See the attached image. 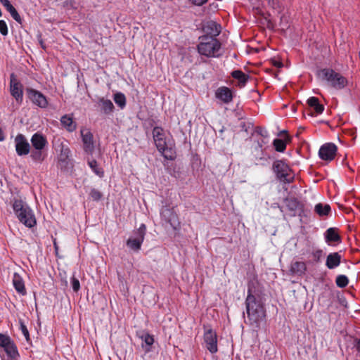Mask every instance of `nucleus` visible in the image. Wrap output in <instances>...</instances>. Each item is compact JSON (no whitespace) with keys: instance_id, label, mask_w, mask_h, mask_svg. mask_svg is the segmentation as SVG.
I'll return each mask as SVG.
<instances>
[{"instance_id":"obj_1","label":"nucleus","mask_w":360,"mask_h":360,"mask_svg":"<svg viewBox=\"0 0 360 360\" xmlns=\"http://www.w3.org/2000/svg\"><path fill=\"white\" fill-rule=\"evenodd\" d=\"M248 319L251 324H257L265 317V311L259 294H248L246 298Z\"/></svg>"},{"instance_id":"obj_2","label":"nucleus","mask_w":360,"mask_h":360,"mask_svg":"<svg viewBox=\"0 0 360 360\" xmlns=\"http://www.w3.org/2000/svg\"><path fill=\"white\" fill-rule=\"evenodd\" d=\"M153 136L158 150L167 160H174L176 157V152L172 147L169 139H167L163 129L161 127H155L153 129Z\"/></svg>"},{"instance_id":"obj_3","label":"nucleus","mask_w":360,"mask_h":360,"mask_svg":"<svg viewBox=\"0 0 360 360\" xmlns=\"http://www.w3.org/2000/svg\"><path fill=\"white\" fill-rule=\"evenodd\" d=\"M199 40L198 51L200 55L207 57H219L221 55V44L217 38L203 35L199 37Z\"/></svg>"},{"instance_id":"obj_4","label":"nucleus","mask_w":360,"mask_h":360,"mask_svg":"<svg viewBox=\"0 0 360 360\" xmlns=\"http://www.w3.org/2000/svg\"><path fill=\"white\" fill-rule=\"evenodd\" d=\"M13 209L19 221L27 227H33L36 224V219L32 210L22 200L15 199L13 202Z\"/></svg>"},{"instance_id":"obj_5","label":"nucleus","mask_w":360,"mask_h":360,"mask_svg":"<svg viewBox=\"0 0 360 360\" xmlns=\"http://www.w3.org/2000/svg\"><path fill=\"white\" fill-rule=\"evenodd\" d=\"M319 76L322 79L326 80L330 86L335 89H342L347 84L346 78L332 69L321 70L319 73Z\"/></svg>"},{"instance_id":"obj_6","label":"nucleus","mask_w":360,"mask_h":360,"mask_svg":"<svg viewBox=\"0 0 360 360\" xmlns=\"http://www.w3.org/2000/svg\"><path fill=\"white\" fill-rule=\"evenodd\" d=\"M146 227L141 224L140 227L134 232V236L130 237L127 240V246L134 252H138L141 247L146 235Z\"/></svg>"},{"instance_id":"obj_7","label":"nucleus","mask_w":360,"mask_h":360,"mask_svg":"<svg viewBox=\"0 0 360 360\" xmlns=\"http://www.w3.org/2000/svg\"><path fill=\"white\" fill-rule=\"evenodd\" d=\"M274 171L276 172L277 177L285 183H290L293 179V175L289 167L283 161L278 160L274 162L273 165Z\"/></svg>"},{"instance_id":"obj_8","label":"nucleus","mask_w":360,"mask_h":360,"mask_svg":"<svg viewBox=\"0 0 360 360\" xmlns=\"http://www.w3.org/2000/svg\"><path fill=\"white\" fill-rule=\"evenodd\" d=\"M336 152V146L332 143H327L320 148L319 155L322 160L331 161L334 159Z\"/></svg>"},{"instance_id":"obj_9","label":"nucleus","mask_w":360,"mask_h":360,"mask_svg":"<svg viewBox=\"0 0 360 360\" xmlns=\"http://www.w3.org/2000/svg\"><path fill=\"white\" fill-rule=\"evenodd\" d=\"M80 133L84 151L91 154L94 150V142L92 133L89 129L86 128L82 129Z\"/></svg>"},{"instance_id":"obj_10","label":"nucleus","mask_w":360,"mask_h":360,"mask_svg":"<svg viewBox=\"0 0 360 360\" xmlns=\"http://www.w3.org/2000/svg\"><path fill=\"white\" fill-rule=\"evenodd\" d=\"M204 341L206 348L211 352H217V334L212 329H208L204 334Z\"/></svg>"},{"instance_id":"obj_11","label":"nucleus","mask_w":360,"mask_h":360,"mask_svg":"<svg viewBox=\"0 0 360 360\" xmlns=\"http://www.w3.org/2000/svg\"><path fill=\"white\" fill-rule=\"evenodd\" d=\"M15 150L18 155H25L30 153V146L22 134H18L15 138Z\"/></svg>"},{"instance_id":"obj_12","label":"nucleus","mask_w":360,"mask_h":360,"mask_svg":"<svg viewBox=\"0 0 360 360\" xmlns=\"http://www.w3.org/2000/svg\"><path fill=\"white\" fill-rule=\"evenodd\" d=\"M0 347L4 349L8 355H18L16 347L7 335L0 334Z\"/></svg>"},{"instance_id":"obj_13","label":"nucleus","mask_w":360,"mask_h":360,"mask_svg":"<svg viewBox=\"0 0 360 360\" xmlns=\"http://www.w3.org/2000/svg\"><path fill=\"white\" fill-rule=\"evenodd\" d=\"M27 93L29 98L34 104L40 108H46L47 106V100L41 93L33 89L27 90Z\"/></svg>"},{"instance_id":"obj_14","label":"nucleus","mask_w":360,"mask_h":360,"mask_svg":"<svg viewBox=\"0 0 360 360\" xmlns=\"http://www.w3.org/2000/svg\"><path fill=\"white\" fill-rule=\"evenodd\" d=\"M137 335L142 341V348L146 352H149L151 350V346L154 343L153 336L144 330L138 332Z\"/></svg>"},{"instance_id":"obj_15","label":"nucleus","mask_w":360,"mask_h":360,"mask_svg":"<svg viewBox=\"0 0 360 360\" xmlns=\"http://www.w3.org/2000/svg\"><path fill=\"white\" fill-rule=\"evenodd\" d=\"M11 93L18 102L22 101V85L17 81L13 74L11 75Z\"/></svg>"},{"instance_id":"obj_16","label":"nucleus","mask_w":360,"mask_h":360,"mask_svg":"<svg viewBox=\"0 0 360 360\" xmlns=\"http://www.w3.org/2000/svg\"><path fill=\"white\" fill-rule=\"evenodd\" d=\"M205 35L216 38L221 32V26L214 21H208L203 27Z\"/></svg>"},{"instance_id":"obj_17","label":"nucleus","mask_w":360,"mask_h":360,"mask_svg":"<svg viewBox=\"0 0 360 360\" xmlns=\"http://www.w3.org/2000/svg\"><path fill=\"white\" fill-rule=\"evenodd\" d=\"M215 96L224 103H229L233 99L231 91L226 86H221L215 91Z\"/></svg>"},{"instance_id":"obj_18","label":"nucleus","mask_w":360,"mask_h":360,"mask_svg":"<svg viewBox=\"0 0 360 360\" xmlns=\"http://www.w3.org/2000/svg\"><path fill=\"white\" fill-rule=\"evenodd\" d=\"M342 256L338 252L330 253L326 258V265L329 269L338 266L341 262Z\"/></svg>"},{"instance_id":"obj_19","label":"nucleus","mask_w":360,"mask_h":360,"mask_svg":"<svg viewBox=\"0 0 360 360\" xmlns=\"http://www.w3.org/2000/svg\"><path fill=\"white\" fill-rule=\"evenodd\" d=\"M31 143L35 150H42L46 145V139L41 134H34L32 139Z\"/></svg>"},{"instance_id":"obj_20","label":"nucleus","mask_w":360,"mask_h":360,"mask_svg":"<svg viewBox=\"0 0 360 360\" xmlns=\"http://www.w3.org/2000/svg\"><path fill=\"white\" fill-rule=\"evenodd\" d=\"M0 2L4 5L6 10L11 13L13 18L18 22L21 23V18L18 14L16 9L11 5L8 0H0Z\"/></svg>"},{"instance_id":"obj_21","label":"nucleus","mask_w":360,"mask_h":360,"mask_svg":"<svg viewBox=\"0 0 360 360\" xmlns=\"http://www.w3.org/2000/svg\"><path fill=\"white\" fill-rule=\"evenodd\" d=\"M290 271L294 275L301 276L306 271V264L302 262H292Z\"/></svg>"},{"instance_id":"obj_22","label":"nucleus","mask_w":360,"mask_h":360,"mask_svg":"<svg viewBox=\"0 0 360 360\" xmlns=\"http://www.w3.org/2000/svg\"><path fill=\"white\" fill-rule=\"evenodd\" d=\"M60 122L68 131H73L77 128V124L72 120V117L69 115H63L60 119Z\"/></svg>"},{"instance_id":"obj_23","label":"nucleus","mask_w":360,"mask_h":360,"mask_svg":"<svg viewBox=\"0 0 360 360\" xmlns=\"http://www.w3.org/2000/svg\"><path fill=\"white\" fill-rule=\"evenodd\" d=\"M307 104L313 108L316 113L321 114L324 110L323 105L320 104L319 99L316 97H311L307 100Z\"/></svg>"},{"instance_id":"obj_24","label":"nucleus","mask_w":360,"mask_h":360,"mask_svg":"<svg viewBox=\"0 0 360 360\" xmlns=\"http://www.w3.org/2000/svg\"><path fill=\"white\" fill-rule=\"evenodd\" d=\"M326 239L327 242H339L340 237L334 228H329L326 232Z\"/></svg>"},{"instance_id":"obj_25","label":"nucleus","mask_w":360,"mask_h":360,"mask_svg":"<svg viewBox=\"0 0 360 360\" xmlns=\"http://www.w3.org/2000/svg\"><path fill=\"white\" fill-rule=\"evenodd\" d=\"M99 103L101 106L102 110L105 114H109L112 112L114 105L110 100L101 98L99 100Z\"/></svg>"},{"instance_id":"obj_26","label":"nucleus","mask_w":360,"mask_h":360,"mask_svg":"<svg viewBox=\"0 0 360 360\" xmlns=\"http://www.w3.org/2000/svg\"><path fill=\"white\" fill-rule=\"evenodd\" d=\"M13 283L15 290L18 292H23V290H25L24 282L18 274H14Z\"/></svg>"},{"instance_id":"obj_27","label":"nucleus","mask_w":360,"mask_h":360,"mask_svg":"<svg viewBox=\"0 0 360 360\" xmlns=\"http://www.w3.org/2000/svg\"><path fill=\"white\" fill-rule=\"evenodd\" d=\"M314 210L319 215L326 216L330 212V206L328 204L323 205L322 203H318L316 205Z\"/></svg>"},{"instance_id":"obj_28","label":"nucleus","mask_w":360,"mask_h":360,"mask_svg":"<svg viewBox=\"0 0 360 360\" xmlns=\"http://www.w3.org/2000/svg\"><path fill=\"white\" fill-rule=\"evenodd\" d=\"M88 164L97 176H98L101 178L103 176L104 171L102 168L98 167V163L96 160H89Z\"/></svg>"},{"instance_id":"obj_29","label":"nucleus","mask_w":360,"mask_h":360,"mask_svg":"<svg viewBox=\"0 0 360 360\" xmlns=\"http://www.w3.org/2000/svg\"><path fill=\"white\" fill-rule=\"evenodd\" d=\"M285 204L290 210H295L299 206V202L294 198H287L285 199Z\"/></svg>"},{"instance_id":"obj_30","label":"nucleus","mask_w":360,"mask_h":360,"mask_svg":"<svg viewBox=\"0 0 360 360\" xmlns=\"http://www.w3.org/2000/svg\"><path fill=\"white\" fill-rule=\"evenodd\" d=\"M231 75L233 78L238 79L243 84L247 82L248 78V77L240 70H235L232 72Z\"/></svg>"},{"instance_id":"obj_31","label":"nucleus","mask_w":360,"mask_h":360,"mask_svg":"<svg viewBox=\"0 0 360 360\" xmlns=\"http://www.w3.org/2000/svg\"><path fill=\"white\" fill-rule=\"evenodd\" d=\"M114 101L121 108H123L126 105V98L122 93L115 94L114 96Z\"/></svg>"},{"instance_id":"obj_32","label":"nucleus","mask_w":360,"mask_h":360,"mask_svg":"<svg viewBox=\"0 0 360 360\" xmlns=\"http://www.w3.org/2000/svg\"><path fill=\"white\" fill-rule=\"evenodd\" d=\"M276 150L278 152H283L286 147V143L281 139H276L273 143Z\"/></svg>"},{"instance_id":"obj_33","label":"nucleus","mask_w":360,"mask_h":360,"mask_svg":"<svg viewBox=\"0 0 360 360\" xmlns=\"http://www.w3.org/2000/svg\"><path fill=\"white\" fill-rule=\"evenodd\" d=\"M31 157L34 160L38 161V162H41L44 158V156L43 155L42 150H35L32 151V154H31Z\"/></svg>"},{"instance_id":"obj_34","label":"nucleus","mask_w":360,"mask_h":360,"mask_svg":"<svg viewBox=\"0 0 360 360\" xmlns=\"http://www.w3.org/2000/svg\"><path fill=\"white\" fill-rule=\"evenodd\" d=\"M348 283V279L347 278V276H344V275H340V276H338L336 278V284L339 287H345L347 285Z\"/></svg>"},{"instance_id":"obj_35","label":"nucleus","mask_w":360,"mask_h":360,"mask_svg":"<svg viewBox=\"0 0 360 360\" xmlns=\"http://www.w3.org/2000/svg\"><path fill=\"white\" fill-rule=\"evenodd\" d=\"M90 196L94 200L98 201L102 198V193L99 191L93 188L91 190Z\"/></svg>"},{"instance_id":"obj_36","label":"nucleus","mask_w":360,"mask_h":360,"mask_svg":"<svg viewBox=\"0 0 360 360\" xmlns=\"http://www.w3.org/2000/svg\"><path fill=\"white\" fill-rule=\"evenodd\" d=\"M323 255V252L322 250H316L313 252L312 257L314 261L319 262Z\"/></svg>"},{"instance_id":"obj_37","label":"nucleus","mask_w":360,"mask_h":360,"mask_svg":"<svg viewBox=\"0 0 360 360\" xmlns=\"http://www.w3.org/2000/svg\"><path fill=\"white\" fill-rule=\"evenodd\" d=\"M0 32L2 35L8 34V27L4 20H0Z\"/></svg>"},{"instance_id":"obj_38","label":"nucleus","mask_w":360,"mask_h":360,"mask_svg":"<svg viewBox=\"0 0 360 360\" xmlns=\"http://www.w3.org/2000/svg\"><path fill=\"white\" fill-rule=\"evenodd\" d=\"M72 288L74 291H78L79 289V281L75 277L71 278Z\"/></svg>"},{"instance_id":"obj_39","label":"nucleus","mask_w":360,"mask_h":360,"mask_svg":"<svg viewBox=\"0 0 360 360\" xmlns=\"http://www.w3.org/2000/svg\"><path fill=\"white\" fill-rule=\"evenodd\" d=\"M20 329H21V331H22L23 335L26 338V340H28V339H29V332H28L26 326L25 325H23L22 323H21Z\"/></svg>"},{"instance_id":"obj_40","label":"nucleus","mask_w":360,"mask_h":360,"mask_svg":"<svg viewBox=\"0 0 360 360\" xmlns=\"http://www.w3.org/2000/svg\"><path fill=\"white\" fill-rule=\"evenodd\" d=\"M1 360H16V357L18 356V355H8L6 354V356L5 355H1Z\"/></svg>"},{"instance_id":"obj_41","label":"nucleus","mask_w":360,"mask_h":360,"mask_svg":"<svg viewBox=\"0 0 360 360\" xmlns=\"http://www.w3.org/2000/svg\"><path fill=\"white\" fill-rule=\"evenodd\" d=\"M193 4L196 6H202L207 1V0H189Z\"/></svg>"},{"instance_id":"obj_42","label":"nucleus","mask_w":360,"mask_h":360,"mask_svg":"<svg viewBox=\"0 0 360 360\" xmlns=\"http://www.w3.org/2000/svg\"><path fill=\"white\" fill-rule=\"evenodd\" d=\"M4 139V136L2 130L0 129V141H3Z\"/></svg>"},{"instance_id":"obj_43","label":"nucleus","mask_w":360,"mask_h":360,"mask_svg":"<svg viewBox=\"0 0 360 360\" xmlns=\"http://www.w3.org/2000/svg\"><path fill=\"white\" fill-rule=\"evenodd\" d=\"M54 248H55V251H56V254L57 255L58 254V247L56 243V241H54Z\"/></svg>"},{"instance_id":"obj_44","label":"nucleus","mask_w":360,"mask_h":360,"mask_svg":"<svg viewBox=\"0 0 360 360\" xmlns=\"http://www.w3.org/2000/svg\"><path fill=\"white\" fill-rule=\"evenodd\" d=\"M356 349L359 352H360V340L356 343Z\"/></svg>"},{"instance_id":"obj_45","label":"nucleus","mask_w":360,"mask_h":360,"mask_svg":"<svg viewBox=\"0 0 360 360\" xmlns=\"http://www.w3.org/2000/svg\"><path fill=\"white\" fill-rule=\"evenodd\" d=\"M274 65L280 68V67L282 66V64L281 63H279V62L276 61L274 63Z\"/></svg>"},{"instance_id":"obj_46","label":"nucleus","mask_w":360,"mask_h":360,"mask_svg":"<svg viewBox=\"0 0 360 360\" xmlns=\"http://www.w3.org/2000/svg\"><path fill=\"white\" fill-rule=\"evenodd\" d=\"M172 219H170V220H169V222L170 223V224H171L174 228H176V227H175V221L174 220V221H173V222H172Z\"/></svg>"},{"instance_id":"obj_47","label":"nucleus","mask_w":360,"mask_h":360,"mask_svg":"<svg viewBox=\"0 0 360 360\" xmlns=\"http://www.w3.org/2000/svg\"><path fill=\"white\" fill-rule=\"evenodd\" d=\"M40 44H41V47H42L43 49H45V47H44V44H43V42H42L41 41H40Z\"/></svg>"},{"instance_id":"obj_48","label":"nucleus","mask_w":360,"mask_h":360,"mask_svg":"<svg viewBox=\"0 0 360 360\" xmlns=\"http://www.w3.org/2000/svg\"><path fill=\"white\" fill-rule=\"evenodd\" d=\"M172 214V217H173V219H174L175 218H176V216L174 214Z\"/></svg>"}]
</instances>
